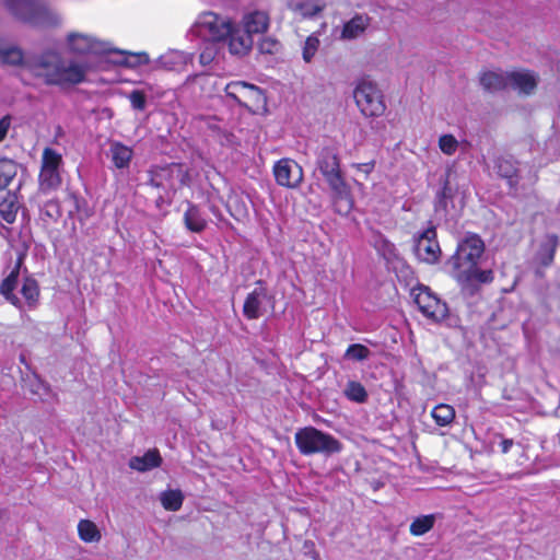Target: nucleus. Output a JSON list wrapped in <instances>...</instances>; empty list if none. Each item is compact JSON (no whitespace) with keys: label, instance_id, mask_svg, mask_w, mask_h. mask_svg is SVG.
<instances>
[{"label":"nucleus","instance_id":"nucleus-1","mask_svg":"<svg viewBox=\"0 0 560 560\" xmlns=\"http://www.w3.org/2000/svg\"><path fill=\"white\" fill-rule=\"evenodd\" d=\"M0 59L9 65H22L46 84L68 88L85 81L92 63L88 60H65L56 50H48L39 57L24 59L18 47H0Z\"/></svg>","mask_w":560,"mask_h":560},{"label":"nucleus","instance_id":"nucleus-2","mask_svg":"<svg viewBox=\"0 0 560 560\" xmlns=\"http://www.w3.org/2000/svg\"><path fill=\"white\" fill-rule=\"evenodd\" d=\"M485 252L482 240L476 234H467L457 245L448 260L452 276L462 284L488 283L493 279L491 270H480L478 261Z\"/></svg>","mask_w":560,"mask_h":560},{"label":"nucleus","instance_id":"nucleus-3","mask_svg":"<svg viewBox=\"0 0 560 560\" xmlns=\"http://www.w3.org/2000/svg\"><path fill=\"white\" fill-rule=\"evenodd\" d=\"M268 27L269 16L266 12L254 10L244 13L238 22L234 21L230 54L238 58L247 56L253 49L254 36L264 34Z\"/></svg>","mask_w":560,"mask_h":560},{"label":"nucleus","instance_id":"nucleus-4","mask_svg":"<svg viewBox=\"0 0 560 560\" xmlns=\"http://www.w3.org/2000/svg\"><path fill=\"white\" fill-rule=\"evenodd\" d=\"M190 31L194 35L213 44L224 43L230 51L231 38L234 33V20L213 11H205L198 14Z\"/></svg>","mask_w":560,"mask_h":560},{"label":"nucleus","instance_id":"nucleus-5","mask_svg":"<svg viewBox=\"0 0 560 560\" xmlns=\"http://www.w3.org/2000/svg\"><path fill=\"white\" fill-rule=\"evenodd\" d=\"M294 441L303 455L323 454L329 456L339 453L341 443L332 435L314 427H305L295 432Z\"/></svg>","mask_w":560,"mask_h":560},{"label":"nucleus","instance_id":"nucleus-6","mask_svg":"<svg viewBox=\"0 0 560 560\" xmlns=\"http://www.w3.org/2000/svg\"><path fill=\"white\" fill-rule=\"evenodd\" d=\"M20 273V264L7 276L0 285V293L3 298L15 307L23 310L26 305L28 308H35L39 299V287L35 279L25 278L23 280L20 292L23 301L14 293L18 288Z\"/></svg>","mask_w":560,"mask_h":560},{"label":"nucleus","instance_id":"nucleus-7","mask_svg":"<svg viewBox=\"0 0 560 560\" xmlns=\"http://www.w3.org/2000/svg\"><path fill=\"white\" fill-rule=\"evenodd\" d=\"M65 50L77 57H98L114 51L108 42L102 40L93 34L72 31L63 42Z\"/></svg>","mask_w":560,"mask_h":560},{"label":"nucleus","instance_id":"nucleus-8","mask_svg":"<svg viewBox=\"0 0 560 560\" xmlns=\"http://www.w3.org/2000/svg\"><path fill=\"white\" fill-rule=\"evenodd\" d=\"M353 98L364 117H380L386 110L384 95L377 83L372 80H360L353 90Z\"/></svg>","mask_w":560,"mask_h":560},{"label":"nucleus","instance_id":"nucleus-9","mask_svg":"<svg viewBox=\"0 0 560 560\" xmlns=\"http://www.w3.org/2000/svg\"><path fill=\"white\" fill-rule=\"evenodd\" d=\"M5 4L15 16L36 25H57L61 21L56 12L32 0H5Z\"/></svg>","mask_w":560,"mask_h":560},{"label":"nucleus","instance_id":"nucleus-10","mask_svg":"<svg viewBox=\"0 0 560 560\" xmlns=\"http://www.w3.org/2000/svg\"><path fill=\"white\" fill-rule=\"evenodd\" d=\"M411 295L420 312L432 322H441L446 318L448 308L446 303L431 291L429 287L418 284L411 290Z\"/></svg>","mask_w":560,"mask_h":560},{"label":"nucleus","instance_id":"nucleus-11","mask_svg":"<svg viewBox=\"0 0 560 560\" xmlns=\"http://www.w3.org/2000/svg\"><path fill=\"white\" fill-rule=\"evenodd\" d=\"M62 156L51 148H45L42 155L39 188L43 191L54 190L61 184L60 167Z\"/></svg>","mask_w":560,"mask_h":560},{"label":"nucleus","instance_id":"nucleus-12","mask_svg":"<svg viewBox=\"0 0 560 560\" xmlns=\"http://www.w3.org/2000/svg\"><path fill=\"white\" fill-rule=\"evenodd\" d=\"M226 95L245 107L259 106L265 97L261 90L244 81H234L225 85Z\"/></svg>","mask_w":560,"mask_h":560},{"label":"nucleus","instance_id":"nucleus-13","mask_svg":"<svg viewBox=\"0 0 560 560\" xmlns=\"http://www.w3.org/2000/svg\"><path fill=\"white\" fill-rule=\"evenodd\" d=\"M273 176L276 183L282 187L295 189L303 182V170L299 163L292 159H281L273 165Z\"/></svg>","mask_w":560,"mask_h":560},{"label":"nucleus","instance_id":"nucleus-14","mask_svg":"<svg viewBox=\"0 0 560 560\" xmlns=\"http://www.w3.org/2000/svg\"><path fill=\"white\" fill-rule=\"evenodd\" d=\"M332 191L338 212L347 214L353 207L351 189L341 175V171L324 176Z\"/></svg>","mask_w":560,"mask_h":560},{"label":"nucleus","instance_id":"nucleus-15","mask_svg":"<svg viewBox=\"0 0 560 560\" xmlns=\"http://www.w3.org/2000/svg\"><path fill=\"white\" fill-rule=\"evenodd\" d=\"M416 256L428 264H434L441 256V248L436 241V232L434 228L423 231L417 238L415 245Z\"/></svg>","mask_w":560,"mask_h":560},{"label":"nucleus","instance_id":"nucleus-16","mask_svg":"<svg viewBox=\"0 0 560 560\" xmlns=\"http://www.w3.org/2000/svg\"><path fill=\"white\" fill-rule=\"evenodd\" d=\"M509 88L521 95H532L538 83L539 75L533 70L516 69L508 71Z\"/></svg>","mask_w":560,"mask_h":560},{"label":"nucleus","instance_id":"nucleus-17","mask_svg":"<svg viewBox=\"0 0 560 560\" xmlns=\"http://www.w3.org/2000/svg\"><path fill=\"white\" fill-rule=\"evenodd\" d=\"M192 60V54L177 49H170L154 61L153 68L180 72L184 71Z\"/></svg>","mask_w":560,"mask_h":560},{"label":"nucleus","instance_id":"nucleus-18","mask_svg":"<svg viewBox=\"0 0 560 560\" xmlns=\"http://www.w3.org/2000/svg\"><path fill=\"white\" fill-rule=\"evenodd\" d=\"M268 299L267 289L262 285L256 287L245 299L243 314L248 319H256L261 316V308Z\"/></svg>","mask_w":560,"mask_h":560},{"label":"nucleus","instance_id":"nucleus-19","mask_svg":"<svg viewBox=\"0 0 560 560\" xmlns=\"http://www.w3.org/2000/svg\"><path fill=\"white\" fill-rule=\"evenodd\" d=\"M133 156V150L119 142L112 141L107 151V158L110 160L113 165L118 170H126L129 167Z\"/></svg>","mask_w":560,"mask_h":560},{"label":"nucleus","instance_id":"nucleus-20","mask_svg":"<svg viewBox=\"0 0 560 560\" xmlns=\"http://www.w3.org/2000/svg\"><path fill=\"white\" fill-rule=\"evenodd\" d=\"M317 167L323 176L340 171V160L335 148L324 147L317 156Z\"/></svg>","mask_w":560,"mask_h":560},{"label":"nucleus","instance_id":"nucleus-21","mask_svg":"<svg viewBox=\"0 0 560 560\" xmlns=\"http://www.w3.org/2000/svg\"><path fill=\"white\" fill-rule=\"evenodd\" d=\"M162 463V457L158 450H149L142 456H135L129 460V467L140 472L151 470L159 467Z\"/></svg>","mask_w":560,"mask_h":560},{"label":"nucleus","instance_id":"nucleus-22","mask_svg":"<svg viewBox=\"0 0 560 560\" xmlns=\"http://www.w3.org/2000/svg\"><path fill=\"white\" fill-rule=\"evenodd\" d=\"M480 84L489 92H497L509 88L508 71L483 72L480 77Z\"/></svg>","mask_w":560,"mask_h":560},{"label":"nucleus","instance_id":"nucleus-23","mask_svg":"<svg viewBox=\"0 0 560 560\" xmlns=\"http://www.w3.org/2000/svg\"><path fill=\"white\" fill-rule=\"evenodd\" d=\"M185 226L194 233L202 232L207 226V220L201 210L195 205L188 203V208L184 213Z\"/></svg>","mask_w":560,"mask_h":560},{"label":"nucleus","instance_id":"nucleus-24","mask_svg":"<svg viewBox=\"0 0 560 560\" xmlns=\"http://www.w3.org/2000/svg\"><path fill=\"white\" fill-rule=\"evenodd\" d=\"M79 538L85 544H98L102 540V532L90 520H80L77 526Z\"/></svg>","mask_w":560,"mask_h":560},{"label":"nucleus","instance_id":"nucleus-25","mask_svg":"<svg viewBox=\"0 0 560 560\" xmlns=\"http://www.w3.org/2000/svg\"><path fill=\"white\" fill-rule=\"evenodd\" d=\"M19 208L18 197L12 192H7L0 201V217L11 224L15 221Z\"/></svg>","mask_w":560,"mask_h":560},{"label":"nucleus","instance_id":"nucleus-26","mask_svg":"<svg viewBox=\"0 0 560 560\" xmlns=\"http://www.w3.org/2000/svg\"><path fill=\"white\" fill-rule=\"evenodd\" d=\"M368 25L369 19L366 16L357 15L343 25L341 38H357L366 30Z\"/></svg>","mask_w":560,"mask_h":560},{"label":"nucleus","instance_id":"nucleus-27","mask_svg":"<svg viewBox=\"0 0 560 560\" xmlns=\"http://www.w3.org/2000/svg\"><path fill=\"white\" fill-rule=\"evenodd\" d=\"M289 7L292 11L299 12L304 18H312L325 8V3L320 0H305L302 2H290Z\"/></svg>","mask_w":560,"mask_h":560},{"label":"nucleus","instance_id":"nucleus-28","mask_svg":"<svg viewBox=\"0 0 560 560\" xmlns=\"http://www.w3.org/2000/svg\"><path fill=\"white\" fill-rule=\"evenodd\" d=\"M558 246V236L555 234H548L544 237L540 249L538 252V258L542 265H549Z\"/></svg>","mask_w":560,"mask_h":560},{"label":"nucleus","instance_id":"nucleus-29","mask_svg":"<svg viewBox=\"0 0 560 560\" xmlns=\"http://www.w3.org/2000/svg\"><path fill=\"white\" fill-rule=\"evenodd\" d=\"M436 521V516L434 514L421 515L415 518L409 527L410 534L413 536H422L430 532Z\"/></svg>","mask_w":560,"mask_h":560},{"label":"nucleus","instance_id":"nucleus-30","mask_svg":"<svg viewBox=\"0 0 560 560\" xmlns=\"http://www.w3.org/2000/svg\"><path fill=\"white\" fill-rule=\"evenodd\" d=\"M431 416L440 427H446L454 421L455 410L451 405L440 404L433 408Z\"/></svg>","mask_w":560,"mask_h":560},{"label":"nucleus","instance_id":"nucleus-31","mask_svg":"<svg viewBox=\"0 0 560 560\" xmlns=\"http://www.w3.org/2000/svg\"><path fill=\"white\" fill-rule=\"evenodd\" d=\"M18 174V164L9 159H0V189L7 188Z\"/></svg>","mask_w":560,"mask_h":560},{"label":"nucleus","instance_id":"nucleus-32","mask_svg":"<svg viewBox=\"0 0 560 560\" xmlns=\"http://www.w3.org/2000/svg\"><path fill=\"white\" fill-rule=\"evenodd\" d=\"M161 503L165 510L178 511L183 504V493L179 490H167L161 493Z\"/></svg>","mask_w":560,"mask_h":560},{"label":"nucleus","instance_id":"nucleus-33","mask_svg":"<svg viewBox=\"0 0 560 560\" xmlns=\"http://www.w3.org/2000/svg\"><path fill=\"white\" fill-rule=\"evenodd\" d=\"M345 395L348 399L359 404L364 402L368 398V393L364 386L361 383L354 381H351L347 384L345 388Z\"/></svg>","mask_w":560,"mask_h":560},{"label":"nucleus","instance_id":"nucleus-34","mask_svg":"<svg viewBox=\"0 0 560 560\" xmlns=\"http://www.w3.org/2000/svg\"><path fill=\"white\" fill-rule=\"evenodd\" d=\"M438 144L445 155H454L459 147L458 140L451 133L440 136Z\"/></svg>","mask_w":560,"mask_h":560},{"label":"nucleus","instance_id":"nucleus-35","mask_svg":"<svg viewBox=\"0 0 560 560\" xmlns=\"http://www.w3.org/2000/svg\"><path fill=\"white\" fill-rule=\"evenodd\" d=\"M371 354L369 348L360 343H353L348 347L345 352V359L352 361H363Z\"/></svg>","mask_w":560,"mask_h":560},{"label":"nucleus","instance_id":"nucleus-36","mask_svg":"<svg viewBox=\"0 0 560 560\" xmlns=\"http://www.w3.org/2000/svg\"><path fill=\"white\" fill-rule=\"evenodd\" d=\"M319 38L312 34L310 35L304 43L303 50H302V57L305 62H311L314 56L316 55L318 47H319Z\"/></svg>","mask_w":560,"mask_h":560},{"label":"nucleus","instance_id":"nucleus-37","mask_svg":"<svg viewBox=\"0 0 560 560\" xmlns=\"http://www.w3.org/2000/svg\"><path fill=\"white\" fill-rule=\"evenodd\" d=\"M30 389L42 400L46 399L50 393L49 386L37 377H35L34 381L30 383Z\"/></svg>","mask_w":560,"mask_h":560},{"label":"nucleus","instance_id":"nucleus-38","mask_svg":"<svg viewBox=\"0 0 560 560\" xmlns=\"http://www.w3.org/2000/svg\"><path fill=\"white\" fill-rule=\"evenodd\" d=\"M258 49L262 54H275L279 49V43L271 37H265L259 42Z\"/></svg>","mask_w":560,"mask_h":560},{"label":"nucleus","instance_id":"nucleus-39","mask_svg":"<svg viewBox=\"0 0 560 560\" xmlns=\"http://www.w3.org/2000/svg\"><path fill=\"white\" fill-rule=\"evenodd\" d=\"M217 56V49L214 46H207L199 55V62L202 66L210 65Z\"/></svg>","mask_w":560,"mask_h":560},{"label":"nucleus","instance_id":"nucleus-40","mask_svg":"<svg viewBox=\"0 0 560 560\" xmlns=\"http://www.w3.org/2000/svg\"><path fill=\"white\" fill-rule=\"evenodd\" d=\"M130 103L135 109L142 110L145 107V96L140 91H133L129 95Z\"/></svg>","mask_w":560,"mask_h":560},{"label":"nucleus","instance_id":"nucleus-41","mask_svg":"<svg viewBox=\"0 0 560 560\" xmlns=\"http://www.w3.org/2000/svg\"><path fill=\"white\" fill-rule=\"evenodd\" d=\"M150 62L149 55L144 51L137 54H129L127 63L129 66L148 65Z\"/></svg>","mask_w":560,"mask_h":560},{"label":"nucleus","instance_id":"nucleus-42","mask_svg":"<svg viewBox=\"0 0 560 560\" xmlns=\"http://www.w3.org/2000/svg\"><path fill=\"white\" fill-rule=\"evenodd\" d=\"M358 172L368 177L374 170L375 163L373 161L366 163H355L352 165Z\"/></svg>","mask_w":560,"mask_h":560},{"label":"nucleus","instance_id":"nucleus-43","mask_svg":"<svg viewBox=\"0 0 560 560\" xmlns=\"http://www.w3.org/2000/svg\"><path fill=\"white\" fill-rule=\"evenodd\" d=\"M11 126V117L4 116L0 119V142L3 141L8 135Z\"/></svg>","mask_w":560,"mask_h":560},{"label":"nucleus","instance_id":"nucleus-44","mask_svg":"<svg viewBox=\"0 0 560 560\" xmlns=\"http://www.w3.org/2000/svg\"><path fill=\"white\" fill-rule=\"evenodd\" d=\"M45 212L47 215L49 217H55V215H59V206L57 202L55 201H49L46 203L45 206Z\"/></svg>","mask_w":560,"mask_h":560},{"label":"nucleus","instance_id":"nucleus-45","mask_svg":"<svg viewBox=\"0 0 560 560\" xmlns=\"http://www.w3.org/2000/svg\"><path fill=\"white\" fill-rule=\"evenodd\" d=\"M513 446V440L511 439H502L500 442L501 452L506 454L511 447Z\"/></svg>","mask_w":560,"mask_h":560},{"label":"nucleus","instance_id":"nucleus-46","mask_svg":"<svg viewBox=\"0 0 560 560\" xmlns=\"http://www.w3.org/2000/svg\"><path fill=\"white\" fill-rule=\"evenodd\" d=\"M172 174L177 173L178 175H183V168L180 165H172L168 170Z\"/></svg>","mask_w":560,"mask_h":560},{"label":"nucleus","instance_id":"nucleus-47","mask_svg":"<svg viewBox=\"0 0 560 560\" xmlns=\"http://www.w3.org/2000/svg\"><path fill=\"white\" fill-rule=\"evenodd\" d=\"M152 183H154V185L158 187L160 186V183H158L155 178L152 179Z\"/></svg>","mask_w":560,"mask_h":560}]
</instances>
